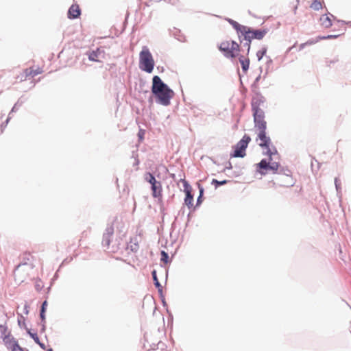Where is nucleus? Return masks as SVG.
<instances>
[{
    "mask_svg": "<svg viewBox=\"0 0 351 351\" xmlns=\"http://www.w3.org/2000/svg\"><path fill=\"white\" fill-rule=\"evenodd\" d=\"M254 128L256 134V141L263 149L266 150L265 154L268 156L277 155L276 147L273 145L270 137L267 134V122L265 120L254 121Z\"/></svg>",
    "mask_w": 351,
    "mask_h": 351,
    "instance_id": "nucleus-1",
    "label": "nucleus"
},
{
    "mask_svg": "<svg viewBox=\"0 0 351 351\" xmlns=\"http://www.w3.org/2000/svg\"><path fill=\"white\" fill-rule=\"evenodd\" d=\"M152 92L158 102L163 106L169 105L170 100L174 97L173 91L158 75L152 79Z\"/></svg>",
    "mask_w": 351,
    "mask_h": 351,
    "instance_id": "nucleus-2",
    "label": "nucleus"
},
{
    "mask_svg": "<svg viewBox=\"0 0 351 351\" xmlns=\"http://www.w3.org/2000/svg\"><path fill=\"white\" fill-rule=\"evenodd\" d=\"M155 65L154 60L147 47L144 46L139 53V68L148 73H151Z\"/></svg>",
    "mask_w": 351,
    "mask_h": 351,
    "instance_id": "nucleus-3",
    "label": "nucleus"
},
{
    "mask_svg": "<svg viewBox=\"0 0 351 351\" xmlns=\"http://www.w3.org/2000/svg\"><path fill=\"white\" fill-rule=\"evenodd\" d=\"M319 25L322 28L328 29L329 27H339V30L341 31V34H344L346 31V23L342 21H339L335 19V17L330 14H325L320 16L319 18Z\"/></svg>",
    "mask_w": 351,
    "mask_h": 351,
    "instance_id": "nucleus-4",
    "label": "nucleus"
},
{
    "mask_svg": "<svg viewBox=\"0 0 351 351\" xmlns=\"http://www.w3.org/2000/svg\"><path fill=\"white\" fill-rule=\"evenodd\" d=\"M219 49L227 58H234L239 56L240 47L236 42L228 40L221 42Z\"/></svg>",
    "mask_w": 351,
    "mask_h": 351,
    "instance_id": "nucleus-5",
    "label": "nucleus"
},
{
    "mask_svg": "<svg viewBox=\"0 0 351 351\" xmlns=\"http://www.w3.org/2000/svg\"><path fill=\"white\" fill-rule=\"evenodd\" d=\"M267 32L264 29H256L253 30L250 27H247L245 31L244 32L243 36H244V39L247 41L244 46L247 47V53L248 54L250 50V44L252 39H262Z\"/></svg>",
    "mask_w": 351,
    "mask_h": 351,
    "instance_id": "nucleus-6",
    "label": "nucleus"
},
{
    "mask_svg": "<svg viewBox=\"0 0 351 351\" xmlns=\"http://www.w3.org/2000/svg\"><path fill=\"white\" fill-rule=\"evenodd\" d=\"M33 268V264L23 263L19 264L14 271V280L21 284L29 276V271Z\"/></svg>",
    "mask_w": 351,
    "mask_h": 351,
    "instance_id": "nucleus-7",
    "label": "nucleus"
},
{
    "mask_svg": "<svg viewBox=\"0 0 351 351\" xmlns=\"http://www.w3.org/2000/svg\"><path fill=\"white\" fill-rule=\"evenodd\" d=\"M265 99L263 96L256 95L252 99V109L253 111L254 121L265 120V114L261 106L263 104Z\"/></svg>",
    "mask_w": 351,
    "mask_h": 351,
    "instance_id": "nucleus-8",
    "label": "nucleus"
},
{
    "mask_svg": "<svg viewBox=\"0 0 351 351\" xmlns=\"http://www.w3.org/2000/svg\"><path fill=\"white\" fill-rule=\"evenodd\" d=\"M273 156L274 155L269 156L268 160L263 159L258 164H257V166L260 168L259 172L262 175H265L268 170L271 171L273 173H277L280 164L278 162L273 160Z\"/></svg>",
    "mask_w": 351,
    "mask_h": 351,
    "instance_id": "nucleus-9",
    "label": "nucleus"
},
{
    "mask_svg": "<svg viewBox=\"0 0 351 351\" xmlns=\"http://www.w3.org/2000/svg\"><path fill=\"white\" fill-rule=\"evenodd\" d=\"M250 141V136L245 134L243 138L237 143L234 153L232 156L233 157H244L246 155L245 149Z\"/></svg>",
    "mask_w": 351,
    "mask_h": 351,
    "instance_id": "nucleus-10",
    "label": "nucleus"
},
{
    "mask_svg": "<svg viewBox=\"0 0 351 351\" xmlns=\"http://www.w3.org/2000/svg\"><path fill=\"white\" fill-rule=\"evenodd\" d=\"M277 180L278 184L283 187H290L295 184L290 170H287V173H279Z\"/></svg>",
    "mask_w": 351,
    "mask_h": 351,
    "instance_id": "nucleus-11",
    "label": "nucleus"
},
{
    "mask_svg": "<svg viewBox=\"0 0 351 351\" xmlns=\"http://www.w3.org/2000/svg\"><path fill=\"white\" fill-rule=\"evenodd\" d=\"M0 335L1 337L3 338V342L5 339L9 338L10 341L14 339L10 334L8 327L5 326V319L2 313H0Z\"/></svg>",
    "mask_w": 351,
    "mask_h": 351,
    "instance_id": "nucleus-12",
    "label": "nucleus"
},
{
    "mask_svg": "<svg viewBox=\"0 0 351 351\" xmlns=\"http://www.w3.org/2000/svg\"><path fill=\"white\" fill-rule=\"evenodd\" d=\"M343 34L341 33H339L337 34H331V35H328L326 36H323V37H318L315 40H308L306 43H302L300 45V49H302L306 45H314L316 43H317L319 40H324V39H334V38H338L339 36H340L341 35H342Z\"/></svg>",
    "mask_w": 351,
    "mask_h": 351,
    "instance_id": "nucleus-13",
    "label": "nucleus"
},
{
    "mask_svg": "<svg viewBox=\"0 0 351 351\" xmlns=\"http://www.w3.org/2000/svg\"><path fill=\"white\" fill-rule=\"evenodd\" d=\"M152 195L154 198L161 199L162 197V186L160 181L151 186Z\"/></svg>",
    "mask_w": 351,
    "mask_h": 351,
    "instance_id": "nucleus-14",
    "label": "nucleus"
},
{
    "mask_svg": "<svg viewBox=\"0 0 351 351\" xmlns=\"http://www.w3.org/2000/svg\"><path fill=\"white\" fill-rule=\"evenodd\" d=\"M114 230L112 228H109L106 230L103 237L102 245L107 249L109 248L111 241V238L113 234Z\"/></svg>",
    "mask_w": 351,
    "mask_h": 351,
    "instance_id": "nucleus-15",
    "label": "nucleus"
},
{
    "mask_svg": "<svg viewBox=\"0 0 351 351\" xmlns=\"http://www.w3.org/2000/svg\"><path fill=\"white\" fill-rule=\"evenodd\" d=\"M43 69L40 67H29L24 70V75L25 78L28 77H34L37 75L41 74Z\"/></svg>",
    "mask_w": 351,
    "mask_h": 351,
    "instance_id": "nucleus-16",
    "label": "nucleus"
},
{
    "mask_svg": "<svg viewBox=\"0 0 351 351\" xmlns=\"http://www.w3.org/2000/svg\"><path fill=\"white\" fill-rule=\"evenodd\" d=\"M9 338L5 339V344L8 348L11 349L12 351H24L23 349L19 346L15 339L10 341Z\"/></svg>",
    "mask_w": 351,
    "mask_h": 351,
    "instance_id": "nucleus-17",
    "label": "nucleus"
},
{
    "mask_svg": "<svg viewBox=\"0 0 351 351\" xmlns=\"http://www.w3.org/2000/svg\"><path fill=\"white\" fill-rule=\"evenodd\" d=\"M184 191L186 193L184 204L188 206L189 208H191L193 207V197L191 193V189L186 186Z\"/></svg>",
    "mask_w": 351,
    "mask_h": 351,
    "instance_id": "nucleus-18",
    "label": "nucleus"
},
{
    "mask_svg": "<svg viewBox=\"0 0 351 351\" xmlns=\"http://www.w3.org/2000/svg\"><path fill=\"white\" fill-rule=\"evenodd\" d=\"M80 15V9L77 5H72L68 12L69 19H76Z\"/></svg>",
    "mask_w": 351,
    "mask_h": 351,
    "instance_id": "nucleus-19",
    "label": "nucleus"
},
{
    "mask_svg": "<svg viewBox=\"0 0 351 351\" xmlns=\"http://www.w3.org/2000/svg\"><path fill=\"white\" fill-rule=\"evenodd\" d=\"M229 22L232 25V27L237 31V32L241 33V35L243 36L247 27L244 26V25H241L239 23H238L237 21H234L233 20H230Z\"/></svg>",
    "mask_w": 351,
    "mask_h": 351,
    "instance_id": "nucleus-20",
    "label": "nucleus"
},
{
    "mask_svg": "<svg viewBox=\"0 0 351 351\" xmlns=\"http://www.w3.org/2000/svg\"><path fill=\"white\" fill-rule=\"evenodd\" d=\"M144 179L146 182H149L151 186L158 182L150 172H147L144 174Z\"/></svg>",
    "mask_w": 351,
    "mask_h": 351,
    "instance_id": "nucleus-21",
    "label": "nucleus"
},
{
    "mask_svg": "<svg viewBox=\"0 0 351 351\" xmlns=\"http://www.w3.org/2000/svg\"><path fill=\"white\" fill-rule=\"evenodd\" d=\"M322 4L323 1H321L320 0H314L311 3L310 8L315 11H318L322 9Z\"/></svg>",
    "mask_w": 351,
    "mask_h": 351,
    "instance_id": "nucleus-22",
    "label": "nucleus"
},
{
    "mask_svg": "<svg viewBox=\"0 0 351 351\" xmlns=\"http://www.w3.org/2000/svg\"><path fill=\"white\" fill-rule=\"evenodd\" d=\"M101 53V51L97 49L96 51H93L92 52L90 53L89 56H88V58H89V60H92V61H99L98 58H99V54Z\"/></svg>",
    "mask_w": 351,
    "mask_h": 351,
    "instance_id": "nucleus-23",
    "label": "nucleus"
},
{
    "mask_svg": "<svg viewBox=\"0 0 351 351\" xmlns=\"http://www.w3.org/2000/svg\"><path fill=\"white\" fill-rule=\"evenodd\" d=\"M247 56H248L247 53ZM240 63L241 64V67H242L243 72L246 73L247 71V70L249 69V66H250L249 58L247 56H246V59H245L244 60H241Z\"/></svg>",
    "mask_w": 351,
    "mask_h": 351,
    "instance_id": "nucleus-24",
    "label": "nucleus"
},
{
    "mask_svg": "<svg viewBox=\"0 0 351 351\" xmlns=\"http://www.w3.org/2000/svg\"><path fill=\"white\" fill-rule=\"evenodd\" d=\"M22 258L23 261H25L24 263H31L32 264V261L33 259V256H32V254L29 252H24L23 254H22Z\"/></svg>",
    "mask_w": 351,
    "mask_h": 351,
    "instance_id": "nucleus-25",
    "label": "nucleus"
},
{
    "mask_svg": "<svg viewBox=\"0 0 351 351\" xmlns=\"http://www.w3.org/2000/svg\"><path fill=\"white\" fill-rule=\"evenodd\" d=\"M266 51H267V49L265 47L257 51L256 56H257L258 61H260L263 58V57L265 55Z\"/></svg>",
    "mask_w": 351,
    "mask_h": 351,
    "instance_id": "nucleus-26",
    "label": "nucleus"
},
{
    "mask_svg": "<svg viewBox=\"0 0 351 351\" xmlns=\"http://www.w3.org/2000/svg\"><path fill=\"white\" fill-rule=\"evenodd\" d=\"M169 256L167 253H166L165 251L161 252V257L160 261L163 262L164 263L167 264L168 263Z\"/></svg>",
    "mask_w": 351,
    "mask_h": 351,
    "instance_id": "nucleus-27",
    "label": "nucleus"
},
{
    "mask_svg": "<svg viewBox=\"0 0 351 351\" xmlns=\"http://www.w3.org/2000/svg\"><path fill=\"white\" fill-rule=\"evenodd\" d=\"M228 182L227 180H224L223 181H218L216 179H213L212 180V184H215L216 187L219 186H221V185H223V184H225Z\"/></svg>",
    "mask_w": 351,
    "mask_h": 351,
    "instance_id": "nucleus-28",
    "label": "nucleus"
},
{
    "mask_svg": "<svg viewBox=\"0 0 351 351\" xmlns=\"http://www.w3.org/2000/svg\"><path fill=\"white\" fill-rule=\"evenodd\" d=\"M152 275H153V278H154V284H155L156 287H160V285L158 280L156 277V271H153Z\"/></svg>",
    "mask_w": 351,
    "mask_h": 351,
    "instance_id": "nucleus-29",
    "label": "nucleus"
},
{
    "mask_svg": "<svg viewBox=\"0 0 351 351\" xmlns=\"http://www.w3.org/2000/svg\"><path fill=\"white\" fill-rule=\"evenodd\" d=\"M199 196L197 198V204H201L202 202V197L203 195L204 189L202 186H199Z\"/></svg>",
    "mask_w": 351,
    "mask_h": 351,
    "instance_id": "nucleus-30",
    "label": "nucleus"
},
{
    "mask_svg": "<svg viewBox=\"0 0 351 351\" xmlns=\"http://www.w3.org/2000/svg\"><path fill=\"white\" fill-rule=\"evenodd\" d=\"M29 333L36 342L39 343V339H38L37 334L31 333L30 332H29Z\"/></svg>",
    "mask_w": 351,
    "mask_h": 351,
    "instance_id": "nucleus-31",
    "label": "nucleus"
},
{
    "mask_svg": "<svg viewBox=\"0 0 351 351\" xmlns=\"http://www.w3.org/2000/svg\"><path fill=\"white\" fill-rule=\"evenodd\" d=\"M47 305V302L45 301L43 303V305H42V308H41V311L43 312H45V306Z\"/></svg>",
    "mask_w": 351,
    "mask_h": 351,
    "instance_id": "nucleus-32",
    "label": "nucleus"
},
{
    "mask_svg": "<svg viewBox=\"0 0 351 351\" xmlns=\"http://www.w3.org/2000/svg\"><path fill=\"white\" fill-rule=\"evenodd\" d=\"M245 59H246V57H245L243 56H240L239 58V60L240 62H241V60H244Z\"/></svg>",
    "mask_w": 351,
    "mask_h": 351,
    "instance_id": "nucleus-33",
    "label": "nucleus"
},
{
    "mask_svg": "<svg viewBox=\"0 0 351 351\" xmlns=\"http://www.w3.org/2000/svg\"><path fill=\"white\" fill-rule=\"evenodd\" d=\"M339 27L336 26V27H334V29H333V31L335 32V31H338L339 32V33H342L341 31L339 30Z\"/></svg>",
    "mask_w": 351,
    "mask_h": 351,
    "instance_id": "nucleus-34",
    "label": "nucleus"
},
{
    "mask_svg": "<svg viewBox=\"0 0 351 351\" xmlns=\"http://www.w3.org/2000/svg\"><path fill=\"white\" fill-rule=\"evenodd\" d=\"M44 313H45V312H43L42 311H41V312H40V317H41V319H42L43 320H44V319H45V314H44Z\"/></svg>",
    "mask_w": 351,
    "mask_h": 351,
    "instance_id": "nucleus-35",
    "label": "nucleus"
},
{
    "mask_svg": "<svg viewBox=\"0 0 351 351\" xmlns=\"http://www.w3.org/2000/svg\"><path fill=\"white\" fill-rule=\"evenodd\" d=\"M3 132V126L1 125V126L0 127V134H2Z\"/></svg>",
    "mask_w": 351,
    "mask_h": 351,
    "instance_id": "nucleus-36",
    "label": "nucleus"
},
{
    "mask_svg": "<svg viewBox=\"0 0 351 351\" xmlns=\"http://www.w3.org/2000/svg\"><path fill=\"white\" fill-rule=\"evenodd\" d=\"M335 184H336V186L337 187V178H335Z\"/></svg>",
    "mask_w": 351,
    "mask_h": 351,
    "instance_id": "nucleus-37",
    "label": "nucleus"
},
{
    "mask_svg": "<svg viewBox=\"0 0 351 351\" xmlns=\"http://www.w3.org/2000/svg\"><path fill=\"white\" fill-rule=\"evenodd\" d=\"M138 247V245H136H136H135V248H134V249H135V250H136Z\"/></svg>",
    "mask_w": 351,
    "mask_h": 351,
    "instance_id": "nucleus-38",
    "label": "nucleus"
},
{
    "mask_svg": "<svg viewBox=\"0 0 351 351\" xmlns=\"http://www.w3.org/2000/svg\"><path fill=\"white\" fill-rule=\"evenodd\" d=\"M47 351H53V350L51 348H50V349H48Z\"/></svg>",
    "mask_w": 351,
    "mask_h": 351,
    "instance_id": "nucleus-39",
    "label": "nucleus"
},
{
    "mask_svg": "<svg viewBox=\"0 0 351 351\" xmlns=\"http://www.w3.org/2000/svg\"><path fill=\"white\" fill-rule=\"evenodd\" d=\"M40 346H41L42 348H44V346H43V344H40Z\"/></svg>",
    "mask_w": 351,
    "mask_h": 351,
    "instance_id": "nucleus-40",
    "label": "nucleus"
}]
</instances>
